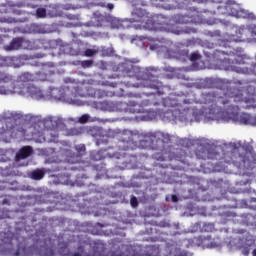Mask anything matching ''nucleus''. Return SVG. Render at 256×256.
<instances>
[{"label": "nucleus", "instance_id": "obj_1", "mask_svg": "<svg viewBox=\"0 0 256 256\" xmlns=\"http://www.w3.org/2000/svg\"><path fill=\"white\" fill-rule=\"evenodd\" d=\"M12 93H18V95H26L32 99H44L45 95L43 91L36 86H25L23 83L13 84V78L11 76L0 72V95H12Z\"/></svg>", "mask_w": 256, "mask_h": 256}, {"label": "nucleus", "instance_id": "obj_2", "mask_svg": "<svg viewBox=\"0 0 256 256\" xmlns=\"http://www.w3.org/2000/svg\"><path fill=\"white\" fill-rule=\"evenodd\" d=\"M245 153H241V148L237 147V144H233V150L229 154V159L227 163L229 165H234L237 169L241 171H251L256 167V154L253 151V146L246 145L243 146Z\"/></svg>", "mask_w": 256, "mask_h": 256}, {"label": "nucleus", "instance_id": "obj_3", "mask_svg": "<svg viewBox=\"0 0 256 256\" xmlns=\"http://www.w3.org/2000/svg\"><path fill=\"white\" fill-rule=\"evenodd\" d=\"M169 134L163 132L148 133L144 136V139L140 141V145L146 149H153L155 151H161L165 149V143H169Z\"/></svg>", "mask_w": 256, "mask_h": 256}, {"label": "nucleus", "instance_id": "obj_4", "mask_svg": "<svg viewBox=\"0 0 256 256\" xmlns=\"http://www.w3.org/2000/svg\"><path fill=\"white\" fill-rule=\"evenodd\" d=\"M131 23H139L141 27L144 29H148V31H157V27H155V23H153V18L150 17L149 13L142 8H135L132 11Z\"/></svg>", "mask_w": 256, "mask_h": 256}, {"label": "nucleus", "instance_id": "obj_5", "mask_svg": "<svg viewBox=\"0 0 256 256\" xmlns=\"http://www.w3.org/2000/svg\"><path fill=\"white\" fill-rule=\"evenodd\" d=\"M251 37H256V24H250L247 27L241 26L236 30L235 35L230 37V41L245 43V41H251Z\"/></svg>", "mask_w": 256, "mask_h": 256}, {"label": "nucleus", "instance_id": "obj_6", "mask_svg": "<svg viewBox=\"0 0 256 256\" xmlns=\"http://www.w3.org/2000/svg\"><path fill=\"white\" fill-rule=\"evenodd\" d=\"M225 11L222 12L224 15H230L231 17H236V19H250L251 14L249 12L241 9L239 4L235 0H228L224 6Z\"/></svg>", "mask_w": 256, "mask_h": 256}, {"label": "nucleus", "instance_id": "obj_7", "mask_svg": "<svg viewBox=\"0 0 256 256\" xmlns=\"http://www.w3.org/2000/svg\"><path fill=\"white\" fill-rule=\"evenodd\" d=\"M173 23L176 25H189V23H201V13L192 10L186 15L176 14L172 17Z\"/></svg>", "mask_w": 256, "mask_h": 256}, {"label": "nucleus", "instance_id": "obj_8", "mask_svg": "<svg viewBox=\"0 0 256 256\" xmlns=\"http://www.w3.org/2000/svg\"><path fill=\"white\" fill-rule=\"evenodd\" d=\"M249 98L245 97L243 94V90L239 88H232L229 94V100L225 103H247Z\"/></svg>", "mask_w": 256, "mask_h": 256}, {"label": "nucleus", "instance_id": "obj_9", "mask_svg": "<svg viewBox=\"0 0 256 256\" xmlns=\"http://www.w3.org/2000/svg\"><path fill=\"white\" fill-rule=\"evenodd\" d=\"M192 243L197 245V247H206L207 249H213L217 247V243L213 241L211 236H197L192 239Z\"/></svg>", "mask_w": 256, "mask_h": 256}, {"label": "nucleus", "instance_id": "obj_10", "mask_svg": "<svg viewBox=\"0 0 256 256\" xmlns=\"http://www.w3.org/2000/svg\"><path fill=\"white\" fill-rule=\"evenodd\" d=\"M147 105H149L148 100L143 102L131 100L128 102L126 109L129 113H145V109L143 107H147Z\"/></svg>", "mask_w": 256, "mask_h": 256}, {"label": "nucleus", "instance_id": "obj_11", "mask_svg": "<svg viewBox=\"0 0 256 256\" xmlns=\"http://www.w3.org/2000/svg\"><path fill=\"white\" fill-rule=\"evenodd\" d=\"M31 155H33V147H31V146H23L16 153V160L17 161H21L23 159H27L28 157H31Z\"/></svg>", "mask_w": 256, "mask_h": 256}, {"label": "nucleus", "instance_id": "obj_12", "mask_svg": "<svg viewBox=\"0 0 256 256\" xmlns=\"http://www.w3.org/2000/svg\"><path fill=\"white\" fill-rule=\"evenodd\" d=\"M23 47L22 38H14L9 45L4 46L5 51H17Z\"/></svg>", "mask_w": 256, "mask_h": 256}, {"label": "nucleus", "instance_id": "obj_13", "mask_svg": "<svg viewBox=\"0 0 256 256\" xmlns=\"http://www.w3.org/2000/svg\"><path fill=\"white\" fill-rule=\"evenodd\" d=\"M196 157L197 159H203L204 161H206V159H213V156L207 147H201L200 149L196 150Z\"/></svg>", "mask_w": 256, "mask_h": 256}, {"label": "nucleus", "instance_id": "obj_14", "mask_svg": "<svg viewBox=\"0 0 256 256\" xmlns=\"http://www.w3.org/2000/svg\"><path fill=\"white\" fill-rule=\"evenodd\" d=\"M146 87H149L150 89H160L161 88V82L155 78V76H150L149 79L146 80L144 83Z\"/></svg>", "mask_w": 256, "mask_h": 256}, {"label": "nucleus", "instance_id": "obj_15", "mask_svg": "<svg viewBox=\"0 0 256 256\" xmlns=\"http://www.w3.org/2000/svg\"><path fill=\"white\" fill-rule=\"evenodd\" d=\"M30 177L34 181H41L45 177V169H36L30 173Z\"/></svg>", "mask_w": 256, "mask_h": 256}, {"label": "nucleus", "instance_id": "obj_16", "mask_svg": "<svg viewBox=\"0 0 256 256\" xmlns=\"http://www.w3.org/2000/svg\"><path fill=\"white\" fill-rule=\"evenodd\" d=\"M18 79L21 83H29V81H33V75L31 73L25 72L21 74Z\"/></svg>", "mask_w": 256, "mask_h": 256}, {"label": "nucleus", "instance_id": "obj_17", "mask_svg": "<svg viewBox=\"0 0 256 256\" xmlns=\"http://www.w3.org/2000/svg\"><path fill=\"white\" fill-rule=\"evenodd\" d=\"M36 17L38 19H43V18L47 17V9H45V8H38L36 10Z\"/></svg>", "mask_w": 256, "mask_h": 256}, {"label": "nucleus", "instance_id": "obj_18", "mask_svg": "<svg viewBox=\"0 0 256 256\" xmlns=\"http://www.w3.org/2000/svg\"><path fill=\"white\" fill-rule=\"evenodd\" d=\"M167 33H174L175 35H179V30L175 29V26L174 25H167L165 28H164Z\"/></svg>", "mask_w": 256, "mask_h": 256}, {"label": "nucleus", "instance_id": "obj_19", "mask_svg": "<svg viewBox=\"0 0 256 256\" xmlns=\"http://www.w3.org/2000/svg\"><path fill=\"white\" fill-rule=\"evenodd\" d=\"M81 66L83 69H89L90 67H93V60H83Z\"/></svg>", "mask_w": 256, "mask_h": 256}, {"label": "nucleus", "instance_id": "obj_20", "mask_svg": "<svg viewBox=\"0 0 256 256\" xmlns=\"http://www.w3.org/2000/svg\"><path fill=\"white\" fill-rule=\"evenodd\" d=\"M86 57H93L94 55L97 54V50L94 49H86L84 52Z\"/></svg>", "mask_w": 256, "mask_h": 256}, {"label": "nucleus", "instance_id": "obj_21", "mask_svg": "<svg viewBox=\"0 0 256 256\" xmlns=\"http://www.w3.org/2000/svg\"><path fill=\"white\" fill-rule=\"evenodd\" d=\"M199 59H201V55H199L197 52L190 55V61H199Z\"/></svg>", "mask_w": 256, "mask_h": 256}, {"label": "nucleus", "instance_id": "obj_22", "mask_svg": "<svg viewBox=\"0 0 256 256\" xmlns=\"http://www.w3.org/2000/svg\"><path fill=\"white\" fill-rule=\"evenodd\" d=\"M89 121V115L84 114L79 118V123H87Z\"/></svg>", "mask_w": 256, "mask_h": 256}, {"label": "nucleus", "instance_id": "obj_23", "mask_svg": "<svg viewBox=\"0 0 256 256\" xmlns=\"http://www.w3.org/2000/svg\"><path fill=\"white\" fill-rule=\"evenodd\" d=\"M130 203L133 207H137L139 205V201L137 200V197L133 196L130 200Z\"/></svg>", "mask_w": 256, "mask_h": 256}, {"label": "nucleus", "instance_id": "obj_24", "mask_svg": "<svg viewBox=\"0 0 256 256\" xmlns=\"http://www.w3.org/2000/svg\"><path fill=\"white\" fill-rule=\"evenodd\" d=\"M0 67H7V58L0 56Z\"/></svg>", "mask_w": 256, "mask_h": 256}, {"label": "nucleus", "instance_id": "obj_25", "mask_svg": "<svg viewBox=\"0 0 256 256\" xmlns=\"http://www.w3.org/2000/svg\"><path fill=\"white\" fill-rule=\"evenodd\" d=\"M76 151H78V153H85V145L76 146Z\"/></svg>", "mask_w": 256, "mask_h": 256}, {"label": "nucleus", "instance_id": "obj_26", "mask_svg": "<svg viewBox=\"0 0 256 256\" xmlns=\"http://www.w3.org/2000/svg\"><path fill=\"white\" fill-rule=\"evenodd\" d=\"M154 159H157V161H165V157L163 155L158 156L157 154H155Z\"/></svg>", "mask_w": 256, "mask_h": 256}, {"label": "nucleus", "instance_id": "obj_27", "mask_svg": "<svg viewBox=\"0 0 256 256\" xmlns=\"http://www.w3.org/2000/svg\"><path fill=\"white\" fill-rule=\"evenodd\" d=\"M230 68L232 69V71H236L237 73H241V69L235 67V65H230Z\"/></svg>", "mask_w": 256, "mask_h": 256}, {"label": "nucleus", "instance_id": "obj_28", "mask_svg": "<svg viewBox=\"0 0 256 256\" xmlns=\"http://www.w3.org/2000/svg\"><path fill=\"white\" fill-rule=\"evenodd\" d=\"M176 256H189V254L187 251H180L178 254H176Z\"/></svg>", "mask_w": 256, "mask_h": 256}, {"label": "nucleus", "instance_id": "obj_29", "mask_svg": "<svg viewBox=\"0 0 256 256\" xmlns=\"http://www.w3.org/2000/svg\"><path fill=\"white\" fill-rule=\"evenodd\" d=\"M242 254H244L245 256H249V248H243Z\"/></svg>", "mask_w": 256, "mask_h": 256}, {"label": "nucleus", "instance_id": "obj_30", "mask_svg": "<svg viewBox=\"0 0 256 256\" xmlns=\"http://www.w3.org/2000/svg\"><path fill=\"white\" fill-rule=\"evenodd\" d=\"M107 9H109V11H113V9H115V5H113L112 3L107 4Z\"/></svg>", "mask_w": 256, "mask_h": 256}, {"label": "nucleus", "instance_id": "obj_31", "mask_svg": "<svg viewBox=\"0 0 256 256\" xmlns=\"http://www.w3.org/2000/svg\"><path fill=\"white\" fill-rule=\"evenodd\" d=\"M159 47H163V45H161V46L151 45V46H150V49H159Z\"/></svg>", "mask_w": 256, "mask_h": 256}, {"label": "nucleus", "instance_id": "obj_32", "mask_svg": "<svg viewBox=\"0 0 256 256\" xmlns=\"http://www.w3.org/2000/svg\"><path fill=\"white\" fill-rule=\"evenodd\" d=\"M172 201H173L174 203H176V201H178V198H177L176 195H172Z\"/></svg>", "mask_w": 256, "mask_h": 256}, {"label": "nucleus", "instance_id": "obj_33", "mask_svg": "<svg viewBox=\"0 0 256 256\" xmlns=\"http://www.w3.org/2000/svg\"><path fill=\"white\" fill-rule=\"evenodd\" d=\"M112 256H127L125 253H120V254H113Z\"/></svg>", "mask_w": 256, "mask_h": 256}, {"label": "nucleus", "instance_id": "obj_34", "mask_svg": "<svg viewBox=\"0 0 256 256\" xmlns=\"http://www.w3.org/2000/svg\"><path fill=\"white\" fill-rule=\"evenodd\" d=\"M252 255L256 256V248L252 251Z\"/></svg>", "mask_w": 256, "mask_h": 256}, {"label": "nucleus", "instance_id": "obj_35", "mask_svg": "<svg viewBox=\"0 0 256 256\" xmlns=\"http://www.w3.org/2000/svg\"><path fill=\"white\" fill-rule=\"evenodd\" d=\"M115 27H116V29H119V25H116Z\"/></svg>", "mask_w": 256, "mask_h": 256}, {"label": "nucleus", "instance_id": "obj_36", "mask_svg": "<svg viewBox=\"0 0 256 256\" xmlns=\"http://www.w3.org/2000/svg\"><path fill=\"white\" fill-rule=\"evenodd\" d=\"M3 242H4V243H7V241L5 240V238L3 239Z\"/></svg>", "mask_w": 256, "mask_h": 256}, {"label": "nucleus", "instance_id": "obj_37", "mask_svg": "<svg viewBox=\"0 0 256 256\" xmlns=\"http://www.w3.org/2000/svg\"><path fill=\"white\" fill-rule=\"evenodd\" d=\"M235 61H236V64L239 63L237 60H235Z\"/></svg>", "mask_w": 256, "mask_h": 256}, {"label": "nucleus", "instance_id": "obj_38", "mask_svg": "<svg viewBox=\"0 0 256 256\" xmlns=\"http://www.w3.org/2000/svg\"><path fill=\"white\" fill-rule=\"evenodd\" d=\"M16 255H19V252H17Z\"/></svg>", "mask_w": 256, "mask_h": 256}, {"label": "nucleus", "instance_id": "obj_39", "mask_svg": "<svg viewBox=\"0 0 256 256\" xmlns=\"http://www.w3.org/2000/svg\"><path fill=\"white\" fill-rule=\"evenodd\" d=\"M160 1H163V0H160Z\"/></svg>", "mask_w": 256, "mask_h": 256}]
</instances>
